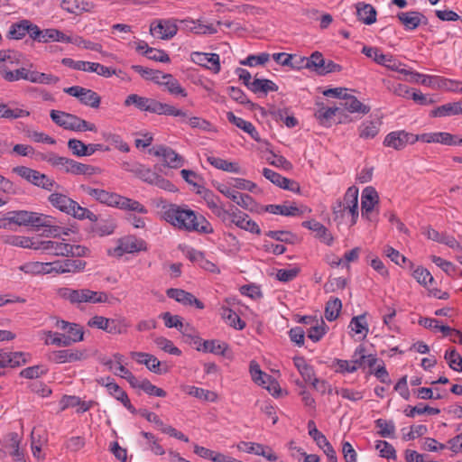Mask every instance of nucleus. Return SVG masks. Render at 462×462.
I'll use <instances>...</instances> for the list:
<instances>
[{
  "mask_svg": "<svg viewBox=\"0 0 462 462\" xmlns=\"http://www.w3.org/2000/svg\"><path fill=\"white\" fill-rule=\"evenodd\" d=\"M36 247V251H42L53 256L68 257V243L38 239Z\"/></svg>",
  "mask_w": 462,
  "mask_h": 462,
  "instance_id": "obj_17",
  "label": "nucleus"
},
{
  "mask_svg": "<svg viewBox=\"0 0 462 462\" xmlns=\"http://www.w3.org/2000/svg\"><path fill=\"white\" fill-rule=\"evenodd\" d=\"M196 349L206 353H212L215 355L225 356L226 350L228 348L226 343H220L218 340H204L197 344Z\"/></svg>",
  "mask_w": 462,
  "mask_h": 462,
  "instance_id": "obj_32",
  "label": "nucleus"
},
{
  "mask_svg": "<svg viewBox=\"0 0 462 462\" xmlns=\"http://www.w3.org/2000/svg\"><path fill=\"white\" fill-rule=\"evenodd\" d=\"M405 136L406 132L403 130L391 132L385 136L383 145L395 150H402L407 145V139H404Z\"/></svg>",
  "mask_w": 462,
  "mask_h": 462,
  "instance_id": "obj_35",
  "label": "nucleus"
},
{
  "mask_svg": "<svg viewBox=\"0 0 462 462\" xmlns=\"http://www.w3.org/2000/svg\"><path fill=\"white\" fill-rule=\"evenodd\" d=\"M277 90L278 86L273 81L267 79L254 78L252 82L251 91L254 94L263 93L264 95H267L270 91Z\"/></svg>",
  "mask_w": 462,
  "mask_h": 462,
  "instance_id": "obj_41",
  "label": "nucleus"
},
{
  "mask_svg": "<svg viewBox=\"0 0 462 462\" xmlns=\"http://www.w3.org/2000/svg\"><path fill=\"white\" fill-rule=\"evenodd\" d=\"M174 19L155 20L150 25V32L161 40H170L178 32V26Z\"/></svg>",
  "mask_w": 462,
  "mask_h": 462,
  "instance_id": "obj_9",
  "label": "nucleus"
},
{
  "mask_svg": "<svg viewBox=\"0 0 462 462\" xmlns=\"http://www.w3.org/2000/svg\"><path fill=\"white\" fill-rule=\"evenodd\" d=\"M37 241L38 238L34 237L14 236L8 240V243L15 246L36 250Z\"/></svg>",
  "mask_w": 462,
  "mask_h": 462,
  "instance_id": "obj_52",
  "label": "nucleus"
},
{
  "mask_svg": "<svg viewBox=\"0 0 462 462\" xmlns=\"http://www.w3.org/2000/svg\"><path fill=\"white\" fill-rule=\"evenodd\" d=\"M188 393L200 400L208 401V402H216L217 399V394L215 392L205 390L203 388H199L196 386H189Z\"/></svg>",
  "mask_w": 462,
  "mask_h": 462,
  "instance_id": "obj_57",
  "label": "nucleus"
},
{
  "mask_svg": "<svg viewBox=\"0 0 462 462\" xmlns=\"http://www.w3.org/2000/svg\"><path fill=\"white\" fill-rule=\"evenodd\" d=\"M328 326L324 322L322 319L319 320L317 319L315 323L310 326L308 330V337L311 339L313 342L319 341L323 336L327 333Z\"/></svg>",
  "mask_w": 462,
  "mask_h": 462,
  "instance_id": "obj_47",
  "label": "nucleus"
},
{
  "mask_svg": "<svg viewBox=\"0 0 462 462\" xmlns=\"http://www.w3.org/2000/svg\"><path fill=\"white\" fill-rule=\"evenodd\" d=\"M132 356H140V357H146L148 358V362L146 363L145 366L154 374H162L167 373L168 369L162 368V363L158 360L157 357L151 354L143 353V352H133Z\"/></svg>",
  "mask_w": 462,
  "mask_h": 462,
  "instance_id": "obj_42",
  "label": "nucleus"
},
{
  "mask_svg": "<svg viewBox=\"0 0 462 462\" xmlns=\"http://www.w3.org/2000/svg\"><path fill=\"white\" fill-rule=\"evenodd\" d=\"M342 309V302L338 298L330 299L326 303L325 318L328 321H333L337 319Z\"/></svg>",
  "mask_w": 462,
  "mask_h": 462,
  "instance_id": "obj_48",
  "label": "nucleus"
},
{
  "mask_svg": "<svg viewBox=\"0 0 462 462\" xmlns=\"http://www.w3.org/2000/svg\"><path fill=\"white\" fill-rule=\"evenodd\" d=\"M131 69L139 73L143 79L152 80L156 84L159 82V79H161L162 75V72L160 70H154L140 65H133Z\"/></svg>",
  "mask_w": 462,
  "mask_h": 462,
  "instance_id": "obj_58",
  "label": "nucleus"
},
{
  "mask_svg": "<svg viewBox=\"0 0 462 462\" xmlns=\"http://www.w3.org/2000/svg\"><path fill=\"white\" fill-rule=\"evenodd\" d=\"M51 120L59 126L65 130L74 132H97V128L95 124L79 117L76 115L66 113L59 110H51L50 113Z\"/></svg>",
  "mask_w": 462,
  "mask_h": 462,
  "instance_id": "obj_2",
  "label": "nucleus"
},
{
  "mask_svg": "<svg viewBox=\"0 0 462 462\" xmlns=\"http://www.w3.org/2000/svg\"><path fill=\"white\" fill-rule=\"evenodd\" d=\"M30 112L21 108L11 109L7 105L0 103V118L16 119L29 116Z\"/></svg>",
  "mask_w": 462,
  "mask_h": 462,
  "instance_id": "obj_51",
  "label": "nucleus"
},
{
  "mask_svg": "<svg viewBox=\"0 0 462 462\" xmlns=\"http://www.w3.org/2000/svg\"><path fill=\"white\" fill-rule=\"evenodd\" d=\"M118 245L115 248V254L121 256L124 254H132L146 250V243L143 239L129 236L119 240Z\"/></svg>",
  "mask_w": 462,
  "mask_h": 462,
  "instance_id": "obj_12",
  "label": "nucleus"
},
{
  "mask_svg": "<svg viewBox=\"0 0 462 462\" xmlns=\"http://www.w3.org/2000/svg\"><path fill=\"white\" fill-rule=\"evenodd\" d=\"M149 108L147 112L157 114V115H164V116H180L182 118L187 117V113L181 109L176 108L175 106L162 103L156 99L151 98Z\"/></svg>",
  "mask_w": 462,
  "mask_h": 462,
  "instance_id": "obj_21",
  "label": "nucleus"
},
{
  "mask_svg": "<svg viewBox=\"0 0 462 462\" xmlns=\"http://www.w3.org/2000/svg\"><path fill=\"white\" fill-rule=\"evenodd\" d=\"M60 170H63L66 173L74 175H93L98 171V168L92 165L81 163L73 159L60 156L57 166Z\"/></svg>",
  "mask_w": 462,
  "mask_h": 462,
  "instance_id": "obj_7",
  "label": "nucleus"
},
{
  "mask_svg": "<svg viewBox=\"0 0 462 462\" xmlns=\"http://www.w3.org/2000/svg\"><path fill=\"white\" fill-rule=\"evenodd\" d=\"M87 357L86 350L63 349L52 351L49 359L56 364L73 363Z\"/></svg>",
  "mask_w": 462,
  "mask_h": 462,
  "instance_id": "obj_13",
  "label": "nucleus"
},
{
  "mask_svg": "<svg viewBox=\"0 0 462 462\" xmlns=\"http://www.w3.org/2000/svg\"><path fill=\"white\" fill-rule=\"evenodd\" d=\"M29 20H22L10 26L7 37L14 40L23 39L28 32Z\"/></svg>",
  "mask_w": 462,
  "mask_h": 462,
  "instance_id": "obj_44",
  "label": "nucleus"
},
{
  "mask_svg": "<svg viewBox=\"0 0 462 462\" xmlns=\"http://www.w3.org/2000/svg\"><path fill=\"white\" fill-rule=\"evenodd\" d=\"M88 325L113 335L124 334L128 328L125 319H108L103 316H94L88 320Z\"/></svg>",
  "mask_w": 462,
  "mask_h": 462,
  "instance_id": "obj_5",
  "label": "nucleus"
},
{
  "mask_svg": "<svg viewBox=\"0 0 462 462\" xmlns=\"http://www.w3.org/2000/svg\"><path fill=\"white\" fill-rule=\"evenodd\" d=\"M166 295L184 306H194L199 310L205 308L204 303L197 299L192 293L182 289L170 288L166 291Z\"/></svg>",
  "mask_w": 462,
  "mask_h": 462,
  "instance_id": "obj_15",
  "label": "nucleus"
},
{
  "mask_svg": "<svg viewBox=\"0 0 462 462\" xmlns=\"http://www.w3.org/2000/svg\"><path fill=\"white\" fill-rule=\"evenodd\" d=\"M150 101H151V98L149 97H141L137 94H130L129 96H127V97L125 98V102H124V105L125 106H135L139 110L141 111H144V112H147L148 111V108H149V104H150Z\"/></svg>",
  "mask_w": 462,
  "mask_h": 462,
  "instance_id": "obj_49",
  "label": "nucleus"
},
{
  "mask_svg": "<svg viewBox=\"0 0 462 462\" xmlns=\"http://www.w3.org/2000/svg\"><path fill=\"white\" fill-rule=\"evenodd\" d=\"M157 84L163 86L171 95L181 96L183 97H187L185 88L180 86L179 81L171 74L162 73Z\"/></svg>",
  "mask_w": 462,
  "mask_h": 462,
  "instance_id": "obj_27",
  "label": "nucleus"
},
{
  "mask_svg": "<svg viewBox=\"0 0 462 462\" xmlns=\"http://www.w3.org/2000/svg\"><path fill=\"white\" fill-rule=\"evenodd\" d=\"M462 115V102L447 103L439 106L430 112L433 117H442L453 115Z\"/></svg>",
  "mask_w": 462,
  "mask_h": 462,
  "instance_id": "obj_38",
  "label": "nucleus"
},
{
  "mask_svg": "<svg viewBox=\"0 0 462 462\" xmlns=\"http://www.w3.org/2000/svg\"><path fill=\"white\" fill-rule=\"evenodd\" d=\"M378 121H365L359 126V137L362 139H372L379 133Z\"/></svg>",
  "mask_w": 462,
  "mask_h": 462,
  "instance_id": "obj_45",
  "label": "nucleus"
},
{
  "mask_svg": "<svg viewBox=\"0 0 462 462\" xmlns=\"http://www.w3.org/2000/svg\"><path fill=\"white\" fill-rule=\"evenodd\" d=\"M13 171L32 185L42 188L45 190L51 191L53 189H61V186L58 184L53 179L50 178L44 173H41L40 171L26 166H16L13 169Z\"/></svg>",
  "mask_w": 462,
  "mask_h": 462,
  "instance_id": "obj_4",
  "label": "nucleus"
},
{
  "mask_svg": "<svg viewBox=\"0 0 462 462\" xmlns=\"http://www.w3.org/2000/svg\"><path fill=\"white\" fill-rule=\"evenodd\" d=\"M222 318L230 327L236 329L242 330L245 328V322L230 308L223 309Z\"/></svg>",
  "mask_w": 462,
  "mask_h": 462,
  "instance_id": "obj_46",
  "label": "nucleus"
},
{
  "mask_svg": "<svg viewBox=\"0 0 462 462\" xmlns=\"http://www.w3.org/2000/svg\"><path fill=\"white\" fill-rule=\"evenodd\" d=\"M375 427L379 429L378 434L383 438H394L395 425L393 420L377 419L374 421Z\"/></svg>",
  "mask_w": 462,
  "mask_h": 462,
  "instance_id": "obj_50",
  "label": "nucleus"
},
{
  "mask_svg": "<svg viewBox=\"0 0 462 462\" xmlns=\"http://www.w3.org/2000/svg\"><path fill=\"white\" fill-rule=\"evenodd\" d=\"M236 209L237 208H235L234 206H232L230 209H226L222 206H219L213 211V213L224 223L228 222L229 224H232V220H235V218L236 217Z\"/></svg>",
  "mask_w": 462,
  "mask_h": 462,
  "instance_id": "obj_64",
  "label": "nucleus"
},
{
  "mask_svg": "<svg viewBox=\"0 0 462 462\" xmlns=\"http://www.w3.org/2000/svg\"><path fill=\"white\" fill-rule=\"evenodd\" d=\"M308 430L309 435L313 439L319 448L329 442L326 436L317 429L314 420H310L308 421Z\"/></svg>",
  "mask_w": 462,
  "mask_h": 462,
  "instance_id": "obj_60",
  "label": "nucleus"
},
{
  "mask_svg": "<svg viewBox=\"0 0 462 462\" xmlns=\"http://www.w3.org/2000/svg\"><path fill=\"white\" fill-rule=\"evenodd\" d=\"M250 373L254 382L259 385H265L272 378L260 369L259 365L255 361H251L250 363Z\"/></svg>",
  "mask_w": 462,
  "mask_h": 462,
  "instance_id": "obj_53",
  "label": "nucleus"
},
{
  "mask_svg": "<svg viewBox=\"0 0 462 462\" xmlns=\"http://www.w3.org/2000/svg\"><path fill=\"white\" fill-rule=\"evenodd\" d=\"M20 442L21 437L16 432H9L2 439L3 448L17 461L23 458V452L19 448Z\"/></svg>",
  "mask_w": 462,
  "mask_h": 462,
  "instance_id": "obj_24",
  "label": "nucleus"
},
{
  "mask_svg": "<svg viewBox=\"0 0 462 462\" xmlns=\"http://www.w3.org/2000/svg\"><path fill=\"white\" fill-rule=\"evenodd\" d=\"M219 191L226 198L236 203L241 208L249 211L256 210L257 204L254 199L248 194L241 193L234 189L224 187L219 189Z\"/></svg>",
  "mask_w": 462,
  "mask_h": 462,
  "instance_id": "obj_11",
  "label": "nucleus"
},
{
  "mask_svg": "<svg viewBox=\"0 0 462 462\" xmlns=\"http://www.w3.org/2000/svg\"><path fill=\"white\" fill-rule=\"evenodd\" d=\"M60 6L69 14H79L89 12L93 8V4L84 0H62Z\"/></svg>",
  "mask_w": 462,
  "mask_h": 462,
  "instance_id": "obj_31",
  "label": "nucleus"
},
{
  "mask_svg": "<svg viewBox=\"0 0 462 462\" xmlns=\"http://www.w3.org/2000/svg\"><path fill=\"white\" fill-rule=\"evenodd\" d=\"M236 217L235 218V220H232V224L250 233L256 235L261 234V229L259 226L256 224V222L249 218V216L247 214L240 211L239 209H236Z\"/></svg>",
  "mask_w": 462,
  "mask_h": 462,
  "instance_id": "obj_30",
  "label": "nucleus"
},
{
  "mask_svg": "<svg viewBox=\"0 0 462 462\" xmlns=\"http://www.w3.org/2000/svg\"><path fill=\"white\" fill-rule=\"evenodd\" d=\"M45 227L42 236L46 237L58 238L60 236L61 226L57 224L55 217L42 214L40 217L36 229Z\"/></svg>",
  "mask_w": 462,
  "mask_h": 462,
  "instance_id": "obj_22",
  "label": "nucleus"
},
{
  "mask_svg": "<svg viewBox=\"0 0 462 462\" xmlns=\"http://www.w3.org/2000/svg\"><path fill=\"white\" fill-rule=\"evenodd\" d=\"M8 215H10V220L15 225L36 228L42 213L27 210H16L9 212Z\"/></svg>",
  "mask_w": 462,
  "mask_h": 462,
  "instance_id": "obj_18",
  "label": "nucleus"
},
{
  "mask_svg": "<svg viewBox=\"0 0 462 462\" xmlns=\"http://www.w3.org/2000/svg\"><path fill=\"white\" fill-rule=\"evenodd\" d=\"M337 202L348 208L350 226H354L358 218V189L355 186L349 187L343 199L337 200Z\"/></svg>",
  "mask_w": 462,
  "mask_h": 462,
  "instance_id": "obj_14",
  "label": "nucleus"
},
{
  "mask_svg": "<svg viewBox=\"0 0 462 462\" xmlns=\"http://www.w3.org/2000/svg\"><path fill=\"white\" fill-rule=\"evenodd\" d=\"M132 173H134L136 177L144 182L151 184L156 172L152 171L151 169L145 167L143 164L134 162V168L132 169Z\"/></svg>",
  "mask_w": 462,
  "mask_h": 462,
  "instance_id": "obj_61",
  "label": "nucleus"
},
{
  "mask_svg": "<svg viewBox=\"0 0 462 462\" xmlns=\"http://www.w3.org/2000/svg\"><path fill=\"white\" fill-rule=\"evenodd\" d=\"M64 92L71 97H77L84 106H90L92 108H98L100 106L101 97L92 89L79 86H72L64 88Z\"/></svg>",
  "mask_w": 462,
  "mask_h": 462,
  "instance_id": "obj_6",
  "label": "nucleus"
},
{
  "mask_svg": "<svg viewBox=\"0 0 462 462\" xmlns=\"http://www.w3.org/2000/svg\"><path fill=\"white\" fill-rule=\"evenodd\" d=\"M343 100L344 102L341 105L350 113H361L363 115H366L370 112V106L363 104L355 96L345 93Z\"/></svg>",
  "mask_w": 462,
  "mask_h": 462,
  "instance_id": "obj_33",
  "label": "nucleus"
},
{
  "mask_svg": "<svg viewBox=\"0 0 462 462\" xmlns=\"http://www.w3.org/2000/svg\"><path fill=\"white\" fill-rule=\"evenodd\" d=\"M102 137L105 141L110 142L116 149L123 152H128L130 151L129 145L123 141L119 134L103 132Z\"/></svg>",
  "mask_w": 462,
  "mask_h": 462,
  "instance_id": "obj_55",
  "label": "nucleus"
},
{
  "mask_svg": "<svg viewBox=\"0 0 462 462\" xmlns=\"http://www.w3.org/2000/svg\"><path fill=\"white\" fill-rule=\"evenodd\" d=\"M162 217L174 227L199 234H212L211 224L187 205L170 204L162 208Z\"/></svg>",
  "mask_w": 462,
  "mask_h": 462,
  "instance_id": "obj_1",
  "label": "nucleus"
},
{
  "mask_svg": "<svg viewBox=\"0 0 462 462\" xmlns=\"http://www.w3.org/2000/svg\"><path fill=\"white\" fill-rule=\"evenodd\" d=\"M421 142L430 143H438L444 145H453L455 143V134L447 132H436L422 134Z\"/></svg>",
  "mask_w": 462,
  "mask_h": 462,
  "instance_id": "obj_34",
  "label": "nucleus"
},
{
  "mask_svg": "<svg viewBox=\"0 0 462 462\" xmlns=\"http://www.w3.org/2000/svg\"><path fill=\"white\" fill-rule=\"evenodd\" d=\"M301 68L315 71L318 75L325 68L326 60L319 51H314L309 58H300Z\"/></svg>",
  "mask_w": 462,
  "mask_h": 462,
  "instance_id": "obj_29",
  "label": "nucleus"
},
{
  "mask_svg": "<svg viewBox=\"0 0 462 462\" xmlns=\"http://www.w3.org/2000/svg\"><path fill=\"white\" fill-rule=\"evenodd\" d=\"M116 225L114 219L107 218L97 223L93 227V231L100 236H109L114 233Z\"/></svg>",
  "mask_w": 462,
  "mask_h": 462,
  "instance_id": "obj_56",
  "label": "nucleus"
},
{
  "mask_svg": "<svg viewBox=\"0 0 462 462\" xmlns=\"http://www.w3.org/2000/svg\"><path fill=\"white\" fill-rule=\"evenodd\" d=\"M155 156L162 157L165 165L178 169L184 165V159L171 147L161 145L153 152Z\"/></svg>",
  "mask_w": 462,
  "mask_h": 462,
  "instance_id": "obj_19",
  "label": "nucleus"
},
{
  "mask_svg": "<svg viewBox=\"0 0 462 462\" xmlns=\"http://www.w3.org/2000/svg\"><path fill=\"white\" fill-rule=\"evenodd\" d=\"M379 202L378 193L373 187H366L361 196V211L362 217L368 220H372L370 214L374 208V206Z\"/></svg>",
  "mask_w": 462,
  "mask_h": 462,
  "instance_id": "obj_16",
  "label": "nucleus"
},
{
  "mask_svg": "<svg viewBox=\"0 0 462 462\" xmlns=\"http://www.w3.org/2000/svg\"><path fill=\"white\" fill-rule=\"evenodd\" d=\"M365 313L353 317L350 321V328L356 334H363L365 337L368 333V325L365 319Z\"/></svg>",
  "mask_w": 462,
  "mask_h": 462,
  "instance_id": "obj_59",
  "label": "nucleus"
},
{
  "mask_svg": "<svg viewBox=\"0 0 462 462\" xmlns=\"http://www.w3.org/2000/svg\"><path fill=\"white\" fill-rule=\"evenodd\" d=\"M302 226L315 232L316 237H318L324 244L328 245H332L334 237L328 229L321 223L312 219L302 222Z\"/></svg>",
  "mask_w": 462,
  "mask_h": 462,
  "instance_id": "obj_25",
  "label": "nucleus"
},
{
  "mask_svg": "<svg viewBox=\"0 0 462 462\" xmlns=\"http://www.w3.org/2000/svg\"><path fill=\"white\" fill-rule=\"evenodd\" d=\"M362 53L366 57L372 59L374 62L379 65L384 66L388 69L398 71L399 67L404 66L401 61L396 60L391 54H383L380 49L376 47L364 46Z\"/></svg>",
  "mask_w": 462,
  "mask_h": 462,
  "instance_id": "obj_8",
  "label": "nucleus"
},
{
  "mask_svg": "<svg viewBox=\"0 0 462 462\" xmlns=\"http://www.w3.org/2000/svg\"><path fill=\"white\" fill-rule=\"evenodd\" d=\"M80 189L87 193L88 196L95 199L99 203L105 204L109 207H117L120 195L115 192H109L102 189H95L87 185H80Z\"/></svg>",
  "mask_w": 462,
  "mask_h": 462,
  "instance_id": "obj_10",
  "label": "nucleus"
},
{
  "mask_svg": "<svg viewBox=\"0 0 462 462\" xmlns=\"http://www.w3.org/2000/svg\"><path fill=\"white\" fill-rule=\"evenodd\" d=\"M106 389L109 394L119 401L131 413H137V410L132 405L126 392L117 383H107Z\"/></svg>",
  "mask_w": 462,
  "mask_h": 462,
  "instance_id": "obj_28",
  "label": "nucleus"
},
{
  "mask_svg": "<svg viewBox=\"0 0 462 462\" xmlns=\"http://www.w3.org/2000/svg\"><path fill=\"white\" fill-rule=\"evenodd\" d=\"M0 74L8 82H14L20 79L27 80L28 69L21 68L12 71L6 64H0Z\"/></svg>",
  "mask_w": 462,
  "mask_h": 462,
  "instance_id": "obj_40",
  "label": "nucleus"
},
{
  "mask_svg": "<svg viewBox=\"0 0 462 462\" xmlns=\"http://www.w3.org/2000/svg\"><path fill=\"white\" fill-rule=\"evenodd\" d=\"M444 357L452 370L462 372V356L455 348L447 350Z\"/></svg>",
  "mask_w": 462,
  "mask_h": 462,
  "instance_id": "obj_54",
  "label": "nucleus"
},
{
  "mask_svg": "<svg viewBox=\"0 0 462 462\" xmlns=\"http://www.w3.org/2000/svg\"><path fill=\"white\" fill-rule=\"evenodd\" d=\"M57 190L58 189H55L54 192L49 195L48 202L56 209L68 215L71 211V208L75 207V200Z\"/></svg>",
  "mask_w": 462,
  "mask_h": 462,
  "instance_id": "obj_23",
  "label": "nucleus"
},
{
  "mask_svg": "<svg viewBox=\"0 0 462 462\" xmlns=\"http://www.w3.org/2000/svg\"><path fill=\"white\" fill-rule=\"evenodd\" d=\"M154 343L156 344V346L159 348H161L162 350H163L166 353H169V354L174 355V356L181 355V351L177 346H175L170 339H168L164 337H157L154 339Z\"/></svg>",
  "mask_w": 462,
  "mask_h": 462,
  "instance_id": "obj_63",
  "label": "nucleus"
},
{
  "mask_svg": "<svg viewBox=\"0 0 462 462\" xmlns=\"http://www.w3.org/2000/svg\"><path fill=\"white\" fill-rule=\"evenodd\" d=\"M356 15L365 24H372L376 21V10L369 4L357 3Z\"/></svg>",
  "mask_w": 462,
  "mask_h": 462,
  "instance_id": "obj_37",
  "label": "nucleus"
},
{
  "mask_svg": "<svg viewBox=\"0 0 462 462\" xmlns=\"http://www.w3.org/2000/svg\"><path fill=\"white\" fill-rule=\"evenodd\" d=\"M227 92L230 97L237 103L248 106L251 110L259 109L263 112V108L253 103L241 88L233 86L228 87Z\"/></svg>",
  "mask_w": 462,
  "mask_h": 462,
  "instance_id": "obj_39",
  "label": "nucleus"
},
{
  "mask_svg": "<svg viewBox=\"0 0 462 462\" xmlns=\"http://www.w3.org/2000/svg\"><path fill=\"white\" fill-rule=\"evenodd\" d=\"M226 118L231 124L235 125L236 127L247 133L254 141H262L259 133L257 132L254 125L251 122L245 121L241 117L236 116L233 112H227Z\"/></svg>",
  "mask_w": 462,
  "mask_h": 462,
  "instance_id": "obj_26",
  "label": "nucleus"
},
{
  "mask_svg": "<svg viewBox=\"0 0 462 462\" xmlns=\"http://www.w3.org/2000/svg\"><path fill=\"white\" fill-rule=\"evenodd\" d=\"M60 296L69 300L71 304L101 303L107 301V294L103 291H94L89 289L73 290L70 288L60 289Z\"/></svg>",
  "mask_w": 462,
  "mask_h": 462,
  "instance_id": "obj_3",
  "label": "nucleus"
},
{
  "mask_svg": "<svg viewBox=\"0 0 462 462\" xmlns=\"http://www.w3.org/2000/svg\"><path fill=\"white\" fill-rule=\"evenodd\" d=\"M405 415L407 417L413 418L416 414L421 415L424 413H428L429 415H437L440 412V410L438 408H433L429 405L421 406H408V408L404 411Z\"/></svg>",
  "mask_w": 462,
  "mask_h": 462,
  "instance_id": "obj_62",
  "label": "nucleus"
},
{
  "mask_svg": "<svg viewBox=\"0 0 462 462\" xmlns=\"http://www.w3.org/2000/svg\"><path fill=\"white\" fill-rule=\"evenodd\" d=\"M264 211L272 214H279L286 217H295L303 214V210L295 205H267L263 208Z\"/></svg>",
  "mask_w": 462,
  "mask_h": 462,
  "instance_id": "obj_36",
  "label": "nucleus"
},
{
  "mask_svg": "<svg viewBox=\"0 0 462 462\" xmlns=\"http://www.w3.org/2000/svg\"><path fill=\"white\" fill-rule=\"evenodd\" d=\"M397 18L403 24L404 28L410 31L415 30L421 23H428L427 17L417 11L401 12L397 14Z\"/></svg>",
  "mask_w": 462,
  "mask_h": 462,
  "instance_id": "obj_20",
  "label": "nucleus"
},
{
  "mask_svg": "<svg viewBox=\"0 0 462 462\" xmlns=\"http://www.w3.org/2000/svg\"><path fill=\"white\" fill-rule=\"evenodd\" d=\"M117 208L125 209L129 211H136L141 214H146L148 210L146 208L142 205L137 200H134L132 199L124 197L120 195V199L118 200Z\"/></svg>",
  "mask_w": 462,
  "mask_h": 462,
  "instance_id": "obj_43",
  "label": "nucleus"
}]
</instances>
